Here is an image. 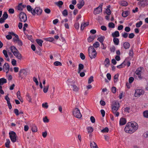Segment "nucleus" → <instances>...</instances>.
Segmentation results:
<instances>
[{
  "label": "nucleus",
  "instance_id": "41",
  "mask_svg": "<svg viewBox=\"0 0 148 148\" xmlns=\"http://www.w3.org/2000/svg\"><path fill=\"white\" fill-rule=\"evenodd\" d=\"M32 131L33 132H36L37 131V127L35 125H33L32 128Z\"/></svg>",
  "mask_w": 148,
  "mask_h": 148
},
{
  "label": "nucleus",
  "instance_id": "23",
  "mask_svg": "<svg viewBox=\"0 0 148 148\" xmlns=\"http://www.w3.org/2000/svg\"><path fill=\"white\" fill-rule=\"evenodd\" d=\"M7 83V80L4 78L0 79V85H2L4 84Z\"/></svg>",
  "mask_w": 148,
  "mask_h": 148
},
{
  "label": "nucleus",
  "instance_id": "18",
  "mask_svg": "<svg viewBox=\"0 0 148 148\" xmlns=\"http://www.w3.org/2000/svg\"><path fill=\"white\" fill-rule=\"evenodd\" d=\"M14 55L18 59L21 60L22 58L21 54L19 53L18 51L14 54Z\"/></svg>",
  "mask_w": 148,
  "mask_h": 148
},
{
  "label": "nucleus",
  "instance_id": "20",
  "mask_svg": "<svg viewBox=\"0 0 148 148\" xmlns=\"http://www.w3.org/2000/svg\"><path fill=\"white\" fill-rule=\"evenodd\" d=\"M88 25V23L87 22H84L83 23H82L81 24L80 27V29L81 30H83L84 27L87 26Z\"/></svg>",
  "mask_w": 148,
  "mask_h": 148
},
{
  "label": "nucleus",
  "instance_id": "59",
  "mask_svg": "<svg viewBox=\"0 0 148 148\" xmlns=\"http://www.w3.org/2000/svg\"><path fill=\"white\" fill-rule=\"evenodd\" d=\"M14 112L16 116H18L19 114V111L17 109H14Z\"/></svg>",
  "mask_w": 148,
  "mask_h": 148
},
{
  "label": "nucleus",
  "instance_id": "22",
  "mask_svg": "<svg viewBox=\"0 0 148 148\" xmlns=\"http://www.w3.org/2000/svg\"><path fill=\"white\" fill-rule=\"evenodd\" d=\"M84 68V65L82 64H79L78 65V73H80L81 71Z\"/></svg>",
  "mask_w": 148,
  "mask_h": 148
},
{
  "label": "nucleus",
  "instance_id": "14",
  "mask_svg": "<svg viewBox=\"0 0 148 148\" xmlns=\"http://www.w3.org/2000/svg\"><path fill=\"white\" fill-rule=\"evenodd\" d=\"M84 2L83 0H82L80 1L79 3L77 4V7L79 9H81L84 6Z\"/></svg>",
  "mask_w": 148,
  "mask_h": 148
},
{
  "label": "nucleus",
  "instance_id": "52",
  "mask_svg": "<svg viewBox=\"0 0 148 148\" xmlns=\"http://www.w3.org/2000/svg\"><path fill=\"white\" fill-rule=\"evenodd\" d=\"M109 131V129L108 127H106L101 130V132L102 133L108 132Z\"/></svg>",
  "mask_w": 148,
  "mask_h": 148
},
{
  "label": "nucleus",
  "instance_id": "61",
  "mask_svg": "<svg viewBox=\"0 0 148 148\" xmlns=\"http://www.w3.org/2000/svg\"><path fill=\"white\" fill-rule=\"evenodd\" d=\"M128 36V34L126 32H125L123 34H122V36L125 38H127Z\"/></svg>",
  "mask_w": 148,
  "mask_h": 148
},
{
  "label": "nucleus",
  "instance_id": "12",
  "mask_svg": "<svg viewBox=\"0 0 148 148\" xmlns=\"http://www.w3.org/2000/svg\"><path fill=\"white\" fill-rule=\"evenodd\" d=\"M10 66L9 64L7 63L4 64L3 67V69L4 71L7 74L8 73L9 70Z\"/></svg>",
  "mask_w": 148,
  "mask_h": 148
},
{
  "label": "nucleus",
  "instance_id": "57",
  "mask_svg": "<svg viewBox=\"0 0 148 148\" xmlns=\"http://www.w3.org/2000/svg\"><path fill=\"white\" fill-rule=\"evenodd\" d=\"M44 11L45 12L48 14H50L51 13V11L49 9L46 8L45 9Z\"/></svg>",
  "mask_w": 148,
  "mask_h": 148
},
{
  "label": "nucleus",
  "instance_id": "55",
  "mask_svg": "<svg viewBox=\"0 0 148 148\" xmlns=\"http://www.w3.org/2000/svg\"><path fill=\"white\" fill-rule=\"evenodd\" d=\"M16 38H13V40L14 42H16L19 40V38L18 35H16L15 37Z\"/></svg>",
  "mask_w": 148,
  "mask_h": 148
},
{
  "label": "nucleus",
  "instance_id": "47",
  "mask_svg": "<svg viewBox=\"0 0 148 148\" xmlns=\"http://www.w3.org/2000/svg\"><path fill=\"white\" fill-rule=\"evenodd\" d=\"M17 96L18 99L21 101V96L20 92L19 91H18L17 92Z\"/></svg>",
  "mask_w": 148,
  "mask_h": 148
},
{
  "label": "nucleus",
  "instance_id": "32",
  "mask_svg": "<svg viewBox=\"0 0 148 148\" xmlns=\"http://www.w3.org/2000/svg\"><path fill=\"white\" fill-rule=\"evenodd\" d=\"M143 116L144 117L148 118V110H146L144 111L143 113Z\"/></svg>",
  "mask_w": 148,
  "mask_h": 148
},
{
  "label": "nucleus",
  "instance_id": "4",
  "mask_svg": "<svg viewBox=\"0 0 148 148\" xmlns=\"http://www.w3.org/2000/svg\"><path fill=\"white\" fill-rule=\"evenodd\" d=\"M143 69V67H138L137 69L134 73V77L135 78L140 80L142 79L143 77L141 76V74Z\"/></svg>",
  "mask_w": 148,
  "mask_h": 148
},
{
  "label": "nucleus",
  "instance_id": "46",
  "mask_svg": "<svg viewBox=\"0 0 148 148\" xmlns=\"http://www.w3.org/2000/svg\"><path fill=\"white\" fill-rule=\"evenodd\" d=\"M23 7L21 3L19 4L17 6V9L20 11H22L23 10Z\"/></svg>",
  "mask_w": 148,
  "mask_h": 148
},
{
  "label": "nucleus",
  "instance_id": "48",
  "mask_svg": "<svg viewBox=\"0 0 148 148\" xmlns=\"http://www.w3.org/2000/svg\"><path fill=\"white\" fill-rule=\"evenodd\" d=\"M8 15L7 13L6 12H4L2 16V18L6 20L8 18Z\"/></svg>",
  "mask_w": 148,
  "mask_h": 148
},
{
  "label": "nucleus",
  "instance_id": "9",
  "mask_svg": "<svg viewBox=\"0 0 148 148\" xmlns=\"http://www.w3.org/2000/svg\"><path fill=\"white\" fill-rule=\"evenodd\" d=\"M144 93V91L141 89H137L135 90L134 96L135 97H139Z\"/></svg>",
  "mask_w": 148,
  "mask_h": 148
},
{
  "label": "nucleus",
  "instance_id": "58",
  "mask_svg": "<svg viewBox=\"0 0 148 148\" xmlns=\"http://www.w3.org/2000/svg\"><path fill=\"white\" fill-rule=\"evenodd\" d=\"M134 79L133 77H130L129 79V82L130 84L132 83L134 81Z\"/></svg>",
  "mask_w": 148,
  "mask_h": 148
},
{
  "label": "nucleus",
  "instance_id": "3",
  "mask_svg": "<svg viewBox=\"0 0 148 148\" xmlns=\"http://www.w3.org/2000/svg\"><path fill=\"white\" fill-rule=\"evenodd\" d=\"M88 51L89 56L91 59L96 57L97 54V52L93 46H91L89 47Z\"/></svg>",
  "mask_w": 148,
  "mask_h": 148
},
{
  "label": "nucleus",
  "instance_id": "6",
  "mask_svg": "<svg viewBox=\"0 0 148 148\" xmlns=\"http://www.w3.org/2000/svg\"><path fill=\"white\" fill-rule=\"evenodd\" d=\"M27 75V71L25 69H21L19 71V77L22 78L25 77Z\"/></svg>",
  "mask_w": 148,
  "mask_h": 148
},
{
  "label": "nucleus",
  "instance_id": "15",
  "mask_svg": "<svg viewBox=\"0 0 148 148\" xmlns=\"http://www.w3.org/2000/svg\"><path fill=\"white\" fill-rule=\"evenodd\" d=\"M126 123V119L124 118H121L119 121V124L121 125H123L125 124Z\"/></svg>",
  "mask_w": 148,
  "mask_h": 148
},
{
  "label": "nucleus",
  "instance_id": "36",
  "mask_svg": "<svg viewBox=\"0 0 148 148\" xmlns=\"http://www.w3.org/2000/svg\"><path fill=\"white\" fill-rule=\"evenodd\" d=\"M95 36H90L88 39V42H91L95 39Z\"/></svg>",
  "mask_w": 148,
  "mask_h": 148
},
{
  "label": "nucleus",
  "instance_id": "7",
  "mask_svg": "<svg viewBox=\"0 0 148 148\" xmlns=\"http://www.w3.org/2000/svg\"><path fill=\"white\" fill-rule=\"evenodd\" d=\"M9 134L11 140L13 143H14L16 140V135L15 132L13 131H11L9 132Z\"/></svg>",
  "mask_w": 148,
  "mask_h": 148
},
{
  "label": "nucleus",
  "instance_id": "43",
  "mask_svg": "<svg viewBox=\"0 0 148 148\" xmlns=\"http://www.w3.org/2000/svg\"><path fill=\"white\" fill-rule=\"evenodd\" d=\"M27 99V101L29 102H31L32 99L31 97L27 94L26 95Z\"/></svg>",
  "mask_w": 148,
  "mask_h": 148
},
{
  "label": "nucleus",
  "instance_id": "54",
  "mask_svg": "<svg viewBox=\"0 0 148 148\" xmlns=\"http://www.w3.org/2000/svg\"><path fill=\"white\" fill-rule=\"evenodd\" d=\"M62 14L64 16H66L68 15V12L66 10H64L62 12Z\"/></svg>",
  "mask_w": 148,
  "mask_h": 148
},
{
  "label": "nucleus",
  "instance_id": "28",
  "mask_svg": "<svg viewBox=\"0 0 148 148\" xmlns=\"http://www.w3.org/2000/svg\"><path fill=\"white\" fill-rule=\"evenodd\" d=\"M91 148H98L96 144L94 142L90 143Z\"/></svg>",
  "mask_w": 148,
  "mask_h": 148
},
{
  "label": "nucleus",
  "instance_id": "21",
  "mask_svg": "<svg viewBox=\"0 0 148 148\" xmlns=\"http://www.w3.org/2000/svg\"><path fill=\"white\" fill-rule=\"evenodd\" d=\"M123 46L124 48L126 49L129 48L130 44L128 42H126L123 43Z\"/></svg>",
  "mask_w": 148,
  "mask_h": 148
},
{
  "label": "nucleus",
  "instance_id": "35",
  "mask_svg": "<svg viewBox=\"0 0 148 148\" xmlns=\"http://www.w3.org/2000/svg\"><path fill=\"white\" fill-rule=\"evenodd\" d=\"M134 55L133 49L132 48H131L129 51V55L131 58H133Z\"/></svg>",
  "mask_w": 148,
  "mask_h": 148
},
{
  "label": "nucleus",
  "instance_id": "42",
  "mask_svg": "<svg viewBox=\"0 0 148 148\" xmlns=\"http://www.w3.org/2000/svg\"><path fill=\"white\" fill-rule=\"evenodd\" d=\"M143 22L141 21H140L139 22L137 23H136V27H139L142 25Z\"/></svg>",
  "mask_w": 148,
  "mask_h": 148
},
{
  "label": "nucleus",
  "instance_id": "2",
  "mask_svg": "<svg viewBox=\"0 0 148 148\" xmlns=\"http://www.w3.org/2000/svg\"><path fill=\"white\" fill-rule=\"evenodd\" d=\"M27 9L34 16H35L36 14L38 16H40L42 12V9L38 6L36 7L34 9H33L31 6L27 5Z\"/></svg>",
  "mask_w": 148,
  "mask_h": 148
},
{
  "label": "nucleus",
  "instance_id": "10",
  "mask_svg": "<svg viewBox=\"0 0 148 148\" xmlns=\"http://www.w3.org/2000/svg\"><path fill=\"white\" fill-rule=\"evenodd\" d=\"M73 114L74 116L77 118L79 119L82 117L79 110L77 108H75L73 110Z\"/></svg>",
  "mask_w": 148,
  "mask_h": 148
},
{
  "label": "nucleus",
  "instance_id": "60",
  "mask_svg": "<svg viewBox=\"0 0 148 148\" xmlns=\"http://www.w3.org/2000/svg\"><path fill=\"white\" fill-rule=\"evenodd\" d=\"M125 64H123V63H122L120 65L117 66V67L118 68L120 69L124 67L125 66Z\"/></svg>",
  "mask_w": 148,
  "mask_h": 148
},
{
  "label": "nucleus",
  "instance_id": "50",
  "mask_svg": "<svg viewBox=\"0 0 148 148\" xmlns=\"http://www.w3.org/2000/svg\"><path fill=\"white\" fill-rule=\"evenodd\" d=\"M88 132V133H91L93 131V128L91 127H89L87 128Z\"/></svg>",
  "mask_w": 148,
  "mask_h": 148
},
{
  "label": "nucleus",
  "instance_id": "27",
  "mask_svg": "<svg viewBox=\"0 0 148 148\" xmlns=\"http://www.w3.org/2000/svg\"><path fill=\"white\" fill-rule=\"evenodd\" d=\"M55 4L57 5L59 8L61 7V6L63 4V2L62 1H60L57 2H56L55 3Z\"/></svg>",
  "mask_w": 148,
  "mask_h": 148
},
{
  "label": "nucleus",
  "instance_id": "49",
  "mask_svg": "<svg viewBox=\"0 0 148 148\" xmlns=\"http://www.w3.org/2000/svg\"><path fill=\"white\" fill-rule=\"evenodd\" d=\"M74 27L77 30L79 29V23H76L74 25Z\"/></svg>",
  "mask_w": 148,
  "mask_h": 148
},
{
  "label": "nucleus",
  "instance_id": "16",
  "mask_svg": "<svg viewBox=\"0 0 148 148\" xmlns=\"http://www.w3.org/2000/svg\"><path fill=\"white\" fill-rule=\"evenodd\" d=\"M3 53L5 57L6 60L8 61H9L10 59L8 56L7 51L5 50H3Z\"/></svg>",
  "mask_w": 148,
  "mask_h": 148
},
{
  "label": "nucleus",
  "instance_id": "53",
  "mask_svg": "<svg viewBox=\"0 0 148 148\" xmlns=\"http://www.w3.org/2000/svg\"><path fill=\"white\" fill-rule=\"evenodd\" d=\"M54 64L56 66H61L62 63L59 61H56L54 62Z\"/></svg>",
  "mask_w": 148,
  "mask_h": 148
},
{
  "label": "nucleus",
  "instance_id": "24",
  "mask_svg": "<svg viewBox=\"0 0 148 148\" xmlns=\"http://www.w3.org/2000/svg\"><path fill=\"white\" fill-rule=\"evenodd\" d=\"M105 39V37L104 36H101L98 37L97 39V40L99 41L100 43L103 42V41Z\"/></svg>",
  "mask_w": 148,
  "mask_h": 148
},
{
  "label": "nucleus",
  "instance_id": "11",
  "mask_svg": "<svg viewBox=\"0 0 148 148\" xmlns=\"http://www.w3.org/2000/svg\"><path fill=\"white\" fill-rule=\"evenodd\" d=\"M19 16L21 22H25L27 21V16L25 13L22 12L20 13Z\"/></svg>",
  "mask_w": 148,
  "mask_h": 148
},
{
  "label": "nucleus",
  "instance_id": "51",
  "mask_svg": "<svg viewBox=\"0 0 148 148\" xmlns=\"http://www.w3.org/2000/svg\"><path fill=\"white\" fill-rule=\"evenodd\" d=\"M108 27L110 28H113L115 27V25L113 23L110 22L108 24Z\"/></svg>",
  "mask_w": 148,
  "mask_h": 148
},
{
  "label": "nucleus",
  "instance_id": "30",
  "mask_svg": "<svg viewBox=\"0 0 148 148\" xmlns=\"http://www.w3.org/2000/svg\"><path fill=\"white\" fill-rule=\"evenodd\" d=\"M105 66L108 67L110 65V61L108 58H106L105 61Z\"/></svg>",
  "mask_w": 148,
  "mask_h": 148
},
{
  "label": "nucleus",
  "instance_id": "1",
  "mask_svg": "<svg viewBox=\"0 0 148 148\" xmlns=\"http://www.w3.org/2000/svg\"><path fill=\"white\" fill-rule=\"evenodd\" d=\"M138 125L135 122L128 123L125 128L124 130L126 133L132 134L136 131L138 129Z\"/></svg>",
  "mask_w": 148,
  "mask_h": 148
},
{
  "label": "nucleus",
  "instance_id": "31",
  "mask_svg": "<svg viewBox=\"0 0 148 148\" xmlns=\"http://www.w3.org/2000/svg\"><path fill=\"white\" fill-rule=\"evenodd\" d=\"M44 39L46 41H48L50 42H53L54 40V38L52 37L45 38H44Z\"/></svg>",
  "mask_w": 148,
  "mask_h": 148
},
{
  "label": "nucleus",
  "instance_id": "17",
  "mask_svg": "<svg viewBox=\"0 0 148 148\" xmlns=\"http://www.w3.org/2000/svg\"><path fill=\"white\" fill-rule=\"evenodd\" d=\"M10 49L13 54L18 51L16 47L14 46H11L10 47Z\"/></svg>",
  "mask_w": 148,
  "mask_h": 148
},
{
  "label": "nucleus",
  "instance_id": "40",
  "mask_svg": "<svg viewBox=\"0 0 148 148\" xmlns=\"http://www.w3.org/2000/svg\"><path fill=\"white\" fill-rule=\"evenodd\" d=\"M93 45L94 47L97 48L99 46V44L98 42H96L93 44Z\"/></svg>",
  "mask_w": 148,
  "mask_h": 148
},
{
  "label": "nucleus",
  "instance_id": "33",
  "mask_svg": "<svg viewBox=\"0 0 148 148\" xmlns=\"http://www.w3.org/2000/svg\"><path fill=\"white\" fill-rule=\"evenodd\" d=\"M10 141L9 139H7L5 143V147L7 148L10 147Z\"/></svg>",
  "mask_w": 148,
  "mask_h": 148
},
{
  "label": "nucleus",
  "instance_id": "25",
  "mask_svg": "<svg viewBox=\"0 0 148 148\" xmlns=\"http://www.w3.org/2000/svg\"><path fill=\"white\" fill-rule=\"evenodd\" d=\"M113 41L115 45H118L119 43V40L118 38H115L113 39Z\"/></svg>",
  "mask_w": 148,
  "mask_h": 148
},
{
  "label": "nucleus",
  "instance_id": "37",
  "mask_svg": "<svg viewBox=\"0 0 148 148\" xmlns=\"http://www.w3.org/2000/svg\"><path fill=\"white\" fill-rule=\"evenodd\" d=\"M128 15V11H125L123 12L122 14V16L124 17H126Z\"/></svg>",
  "mask_w": 148,
  "mask_h": 148
},
{
  "label": "nucleus",
  "instance_id": "56",
  "mask_svg": "<svg viewBox=\"0 0 148 148\" xmlns=\"http://www.w3.org/2000/svg\"><path fill=\"white\" fill-rule=\"evenodd\" d=\"M80 56L82 60H84L85 59V56L84 54L82 53H80Z\"/></svg>",
  "mask_w": 148,
  "mask_h": 148
},
{
  "label": "nucleus",
  "instance_id": "13",
  "mask_svg": "<svg viewBox=\"0 0 148 148\" xmlns=\"http://www.w3.org/2000/svg\"><path fill=\"white\" fill-rule=\"evenodd\" d=\"M5 99L7 101V103L10 109H11L12 108V106L10 103V98L8 97V95H6L5 96Z\"/></svg>",
  "mask_w": 148,
  "mask_h": 148
},
{
  "label": "nucleus",
  "instance_id": "44",
  "mask_svg": "<svg viewBox=\"0 0 148 148\" xmlns=\"http://www.w3.org/2000/svg\"><path fill=\"white\" fill-rule=\"evenodd\" d=\"M93 81V77L92 76H91L88 79V84H90Z\"/></svg>",
  "mask_w": 148,
  "mask_h": 148
},
{
  "label": "nucleus",
  "instance_id": "38",
  "mask_svg": "<svg viewBox=\"0 0 148 148\" xmlns=\"http://www.w3.org/2000/svg\"><path fill=\"white\" fill-rule=\"evenodd\" d=\"M73 90L75 92H77L78 90V88L75 85H72Z\"/></svg>",
  "mask_w": 148,
  "mask_h": 148
},
{
  "label": "nucleus",
  "instance_id": "63",
  "mask_svg": "<svg viewBox=\"0 0 148 148\" xmlns=\"http://www.w3.org/2000/svg\"><path fill=\"white\" fill-rule=\"evenodd\" d=\"M43 121L45 123H48L49 121V119H48L47 116H45L43 118Z\"/></svg>",
  "mask_w": 148,
  "mask_h": 148
},
{
  "label": "nucleus",
  "instance_id": "62",
  "mask_svg": "<svg viewBox=\"0 0 148 148\" xmlns=\"http://www.w3.org/2000/svg\"><path fill=\"white\" fill-rule=\"evenodd\" d=\"M12 64L13 66H16V61L14 59H12Z\"/></svg>",
  "mask_w": 148,
  "mask_h": 148
},
{
  "label": "nucleus",
  "instance_id": "34",
  "mask_svg": "<svg viewBox=\"0 0 148 148\" xmlns=\"http://www.w3.org/2000/svg\"><path fill=\"white\" fill-rule=\"evenodd\" d=\"M119 77V74L117 73L115 74L114 76V83L116 82L118 80V78Z\"/></svg>",
  "mask_w": 148,
  "mask_h": 148
},
{
  "label": "nucleus",
  "instance_id": "8",
  "mask_svg": "<svg viewBox=\"0 0 148 148\" xmlns=\"http://www.w3.org/2000/svg\"><path fill=\"white\" fill-rule=\"evenodd\" d=\"M103 5V3L100 4L99 6L95 9L93 13L95 15L101 13L102 11V7Z\"/></svg>",
  "mask_w": 148,
  "mask_h": 148
},
{
  "label": "nucleus",
  "instance_id": "45",
  "mask_svg": "<svg viewBox=\"0 0 148 148\" xmlns=\"http://www.w3.org/2000/svg\"><path fill=\"white\" fill-rule=\"evenodd\" d=\"M49 87V85H48L47 86H44L43 88V91L45 93H46L47 92Z\"/></svg>",
  "mask_w": 148,
  "mask_h": 148
},
{
  "label": "nucleus",
  "instance_id": "5",
  "mask_svg": "<svg viewBox=\"0 0 148 148\" xmlns=\"http://www.w3.org/2000/svg\"><path fill=\"white\" fill-rule=\"evenodd\" d=\"M112 112H116L119 109L120 107L119 103L118 101H113L112 103Z\"/></svg>",
  "mask_w": 148,
  "mask_h": 148
},
{
  "label": "nucleus",
  "instance_id": "29",
  "mask_svg": "<svg viewBox=\"0 0 148 148\" xmlns=\"http://www.w3.org/2000/svg\"><path fill=\"white\" fill-rule=\"evenodd\" d=\"M120 4L123 6H126L128 5V3L126 1H122L120 2Z\"/></svg>",
  "mask_w": 148,
  "mask_h": 148
},
{
  "label": "nucleus",
  "instance_id": "39",
  "mask_svg": "<svg viewBox=\"0 0 148 148\" xmlns=\"http://www.w3.org/2000/svg\"><path fill=\"white\" fill-rule=\"evenodd\" d=\"M131 110L129 107L125 108L124 109V112L128 113H130L131 112Z\"/></svg>",
  "mask_w": 148,
  "mask_h": 148
},
{
  "label": "nucleus",
  "instance_id": "64",
  "mask_svg": "<svg viewBox=\"0 0 148 148\" xmlns=\"http://www.w3.org/2000/svg\"><path fill=\"white\" fill-rule=\"evenodd\" d=\"M8 12L10 14H13L14 13V10L13 8H10L8 10Z\"/></svg>",
  "mask_w": 148,
  "mask_h": 148
},
{
  "label": "nucleus",
  "instance_id": "26",
  "mask_svg": "<svg viewBox=\"0 0 148 148\" xmlns=\"http://www.w3.org/2000/svg\"><path fill=\"white\" fill-rule=\"evenodd\" d=\"M36 41L39 45L40 47L42 46V44L43 42V41L41 39H37L36 40Z\"/></svg>",
  "mask_w": 148,
  "mask_h": 148
},
{
  "label": "nucleus",
  "instance_id": "19",
  "mask_svg": "<svg viewBox=\"0 0 148 148\" xmlns=\"http://www.w3.org/2000/svg\"><path fill=\"white\" fill-rule=\"evenodd\" d=\"M112 36L114 38L118 37L119 36V33L118 31H116L112 33Z\"/></svg>",
  "mask_w": 148,
  "mask_h": 148
}]
</instances>
